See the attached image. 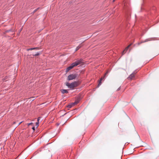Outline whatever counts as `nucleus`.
Instances as JSON below:
<instances>
[{
	"label": "nucleus",
	"instance_id": "1",
	"mask_svg": "<svg viewBox=\"0 0 159 159\" xmlns=\"http://www.w3.org/2000/svg\"><path fill=\"white\" fill-rule=\"evenodd\" d=\"M82 62V60L81 59L76 61L75 62L72 63L70 66L68 67L66 69V72H67L71 69H72L75 66H77Z\"/></svg>",
	"mask_w": 159,
	"mask_h": 159
},
{
	"label": "nucleus",
	"instance_id": "2",
	"mask_svg": "<svg viewBox=\"0 0 159 159\" xmlns=\"http://www.w3.org/2000/svg\"><path fill=\"white\" fill-rule=\"evenodd\" d=\"M66 86L70 89L73 88L75 87H77L78 85V82H77L75 81L73 82L70 84L68 82L66 83Z\"/></svg>",
	"mask_w": 159,
	"mask_h": 159
},
{
	"label": "nucleus",
	"instance_id": "3",
	"mask_svg": "<svg viewBox=\"0 0 159 159\" xmlns=\"http://www.w3.org/2000/svg\"><path fill=\"white\" fill-rule=\"evenodd\" d=\"M77 77L76 74H70L68 75L67 79L69 80H70L75 79Z\"/></svg>",
	"mask_w": 159,
	"mask_h": 159
},
{
	"label": "nucleus",
	"instance_id": "4",
	"mask_svg": "<svg viewBox=\"0 0 159 159\" xmlns=\"http://www.w3.org/2000/svg\"><path fill=\"white\" fill-rule=\"evenodd\" d=\"M136 71H134L133 72L129 75L128 77L129 79L131 80L132 78L134 77V75L136 74Z\"/></svg>",
	"mask_w": 159,
	"mask_h": 159
},
{
	"label": "nucleus",
	"instance_id": "5",
	"mask_svg": "<svg viewBox=\"0 0 159 159\" xmlns=\"http://www.w3.org/2000/svg\"><path fill=\"white\" fill-rule=\"evenodd\" d=\"M132 44H130L129 45H128L127 47H126L125 49L123 51L122 55H123L127 51L129 47Z\"/></svg>",
	"mask_w": 159,
	"mask_h": 159
},
{
	"label": "nucleus",
	"instance_id": "6",
	"mask_svg": "<svg viewBox=\"0 0 159 159\" xmlns=\"http://www.w3.org/2000/svg\"><path fill=\"white\" fill-rule=\"evenodd\" d=\"M105 78V76H104L102 77L101 78V79H100V80L99 81V83L98 85V87L101 84H102L101 81H102Z\"/></svg>",
	"mask_w": 159,
	"mask_h": 159
},
{
	"label": "nucleus",
	"instance_id": "7",
	"mask_svg": "<svg viewBox=\"0 0 159 159\" xmlns=\"http://www.w3.org/2000/svg\"><path fill=\"white\" fill-rule=\"evenodd\" d=\"M80 98H77L76 100L75 101V102L73 103V104L75 105L78 104L80 102Z\"/></svg>",
	"mask_w": 159,
	"mask_h": 159
},
{
	"label": "nucleus",
	"instance_id": "8",
	"mask_svg": "<svg viewBox=\"0 0 159 159\" xmlns=\"http://www.w3.org/2000/svg\"><path fill=\"white\" fill-rule=\"evenodd\" d=\"M61 91L63 94H64L65 93H68V91L66 89H62L61 90Z\"/></svg>",
	"mask_w": 159,
	"mask_h": 159
},
{
	"label": "nucleus",
	"instance_id": "9",
	"mask_svg": "<svg viewBox=\"0 0 159 159\" xmlns=\"http://www.w3.org/2000/svg\"><path fill=\"white\" fill-rule=\"evenodd\" d=\"M38 49V48H28L27 49V51H29L30 50H32L34 49Z\"/></svg>",
	"mask_w": 159,
	"mask_h": 159
},
{
	"label": "nucleus",
	"instance_id": "10",
	"mask_svg": "<svg viewBox=\"0 0 159 159\" xmlns=\"http://www.w3.org/2000/svg\"><path fill=\"white\" fill-rule=\"evenodd\" d=\"M81 47V45H80L79 46H77V47H76V48L75 49V51H77Z\"/></svg>",
	"mask_w": 159,
	"mask_h": 159
},
{
	"label": "nucleus",
	"instance_id": "11",
	"mask_svg": "<svg viewBox=\"0 0 159 159\" xmlns=\"http://www.w3.org/2000/svg\"><path fill=\"white\" fill-rule=\"evenodd\" d=\"M39 122H38V121H37L36 123V125L37 126V128L39 126Z\"/></svg>",
	"mask_w": 159,
	"mask_h": 159
},
{
	"label": "nucleus",
	"instance_id": "12",
	"mask_svg": "<svg viewBox=\"0 0 159 159\" xmlns=\"http://www.w3.org/2000/svg\"><path fill=\"white\" fill-rule=\"evenodd\" d=\"M39 55V53L38 52H37L36 54L33 55L34 56H38Z\"/></svg>",
	"mask_w": 159,
	"mask_h": 159
},
{
	"label": "nucleus",
	"instance_id": "13",
	"mask_svg": "<svg viewBox=\"0 0 159 159\" xmlns=\"http://www.w3.org/2000/svg\"><path fill=\"white\" fill-rule=\"evenodd\" d=\"M39 9V8H38L36 9H35V10H34V11H33V13H34L35 12H36L37 11V10Z\"/></svg>",
	"mask_w": 159,
	"mask_h": 159
},
{
	"label": "nucleus",
	"instance_id": "14",
	"mask_svg": "<svg viewBox=\"0 0 159 159\" xmlns=\"http://www.w3.org/2000/svg\"><path fill=\"white\" fill-rule=\"evenodd\" d=\"M149 40H149L148 39H146V40H145V41L143 42L144 43V42H146L148 41H149Z\"/></svg>",
	"mask_w": 159,
	"mask_h": 159
},
{
	"label": "nucleus",
	"instance_id": "15",
	"mask_svg": "<svg viewBox=\"0 0 159 159\" xmlns=\"http://www.w3.org/2000/svg\"><path fill=\"white\" fill-rule=\"evenodd\" d=\"M33 124V123L31 122L30 123H29L27 124V125H28V126H29V125H32Z\"/></svg>",
	"mask_w": 159,
	"mask_h": 159
},
{
	"label": "nucleus",
	"instance_id": "16",
	"mask_svg": "<svg viewBox=\"0 0 159 159\" xmlns=\"http://www.w3.org/2000/svg\"><path fill=\"white\" fill-rule=\"evenodd\" d=\"M11 30H7L6 31V32L7 33V32H9Z\"/></svg>",
	"mask_w": 159,
	"mask_h": 159
},
{
	"label": "nucleus",
	"instance_id": "17",
	"mask_svg": "<svg viewBox=\"0 0 159 159\" xmlns=\"http://www.w3.org/2000/svg\"><path fill=\"white\" fill-rule=\"evenodd\" d=\"M40 117H39L38 118V119H37V121H38L39 122V121L40 120Z\"/></svg>",
	"mask_w": 159,
	"mask_h": 159
},
{
	"label": "nucleus",
	"instance_id": "18",
	"mask_svg": "<svg viewBox=\"0 0 159 159\" xmlns=\"http://www.w3.org/2000/svg\"><path fill=\"white\" fill-rule=\"evenodd\" d=\"M32 129L34 130H35V127L34 126H33L32 128Z\"/></svg>",
	"mask_w": 159,
	"mask_h": 159
},
{
	"label": "nucleus",
	"instance_id": "19",
	"mask_svg": "<svg viewBox=\"0 0 159 159\" xmlns=\"http://www.w3.org/2000/svg\"><path fill=\"white\" fill-rule=\"evenodd\" d=\"M120 89V87H119L118 89H117V91H119V90Z\"/></svg>",
	"mask_w": 159,
	"mask_h": 159
},
{
	"label": "nucleus",
	"instance_id": "20",
	"mask_svg": "<svg viewBox=\"0 0 159 159\" xmlns=\"http://www.w3.org/2000/svg\"><path fill=\"white\" fill-rule=\"evenodd\" d=\"M71 106H70V105H68V107H69V108H70L71 107Z\"/></svg>",
	"mask_w": 159,
	"mask_h": 159
},
{
	"label": "nucleus",
	"instance_id": "21",
	"mask_svg": "<svg viewBox=\"0 0 159 159\" xmlns=\"http://www.w3.org/2000/svg\"><path fill=\"white\" fill-rule=\"evenodd\" d=\"M115 0H113V2H115Z\"/></svg>",
	"mask_w": 159,
	"mask_h": 159
},
{
	"label": "nucleus",
	"instance_id": "22",
	"mask_svg": "<svg viewBox=\"0 0 159 159\" xmlns=\"http://www.w3.org/2000/svg\"><path fill=\"white\" fill-rule=\"evenodd\" d=\"M106 74H107V72L106 73H105V75Z\"/></svg>",
	"mask_w": 159,
	"mask_h": 159
},
{
	"label": "nucleus",
	"instance_id": "23",
	"mask_svg": "<svg viewBox=\"0 0 159 159\" xmlns=\"http://www.w3.org/2000/svg\"><path fill=\"white\" fill-rule=\"evenodd\" d=\"M21 30H21H20V31Z\"/></svg>",
	"mask_w": 159,
	"mask_h": 159
}]
</instances>
